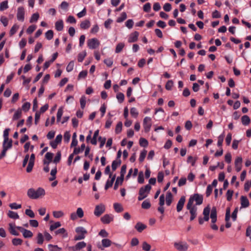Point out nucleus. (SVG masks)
Instances as JSON below:
<instances>
[{"instance_id":"5fc2aeb1","label":"nucleus","mask_w":251,"mask_h":251,"mask_svg":"<svg viewBox=\"0 0 251 251\" xmlns=\"http://www.w3.org/2000/svg\"><path fill=\"white\" fill-rule=\"evenodd\" d=\"M19 26L16 24H15L11 28L10 31V35L12 36L17 31V30L19 29Z\"/></svg>"},{"instance_id":"473e14b6","label":"nucleus","mask_w":251,"mask_h":251,"mask_svg":"<svg viewBox=\"0 0 251 251\" xmlns=\"http://www.w3.org/2000/svg\"><path fill=\"white\" fill-rule=\"evenodd\" d=\"M197 159L198 158L197 157L189 156L187 158V162L188 163H190L192 166H194Z\"/></svg>"},{"instance_id":"c9c22d12","label":"nucleus","mask_w":251,"mask_h":251,"mask_svg":"<svg viewBox=\"0 0 251 251\" xmlns=\"http://www.w3.org/2000/svg\"><path fill=\"white\" fill-rule=\"evenodd\" d=\"M85 148V145L84 144H83L81 145L80 148H75L74 149L73 153L75 154H77L79 153L82 152Z\"/></svg>"},{"instance_id":"f704fd0d","label":"nucleus","mask_w":251,"mask_h":251,"mask_svg":"<svg viewBox=\"0 0 251 251\" xmlns=\"http://www.w3.org/2000/svg\"><path fill=\"white\" fill-rule=\"evenodd\" d=\"M57 173L56 167L52 169L50 171L51 176L49 178L50 181L54 180L56 178V174Z\"/></svg>"},{"instance_id":"f257e3e1","label":"nucleus","mask_w":251,"mask_h":251,"mask_svg":"<svg viewBox=\"0 0 251 251\" xmlns=\"http://www.w3.org/2000/svg\"><path fill=\"white\" fill-rule=\"evenodd\" d=\"M45 194V190L41 187H39L37 190L31 188L27 191V195L31 199H38L44 197Z\"/></svg>"},{"instance_id":"de8ad7c7","label":"nucleus","mask_w":251,"mask_h":251,"mask_svg":"<svg viewBox=\"0 0 251 251\" xmlns=\"http://www.w3.org/2000/svg\"><path fill=\"white\" fill-rule=\"evenodd\" d=\"M8 8V1L5 0L2 1L0 4V11H3Z\"/></svg>"},{"instance_id":"49530a36","label":"nucleus","mask_w":251,"mask_h":251,"mask_svg":"<svg viewBox=\"0 0 251 251\" xmlns=\"http://www.w3.org/2000/svg\"><path fill=\"white\" fill-rule=\"evenodd\" d=\"M125 47V44L123 43H118L116 47L115 52L116 53H119L120 52L124 47Z\"/></svg>"},{"instance_id":"0eeeda50","label":"nucleus","mask_w":251,"mask_h":251,"mask_svg":"<svg viewBox=\"0 0 251 251\" xmlns=\"http://www.w3.org/2000/svg\"><path fill=\"white\" fill-rule=\"evenodd\" d=\"M186 208L189 210V213L191 215L190 221L194 220L197 216V210L198 208L196 205H191L190 204L187 203Z\"/></svg>"},{"instance_id":"37998d69","label":"nucleus","mask_w":251,"mask_h":251,"mask_svg":"<svg viewBox=\"0 0 251 251\" xmlns=\"http://www.w3.org/2000/svg\"><path fill=\"white\" fill-rule=\"evenodd\" d=\"M113 206L115 210L117 212H121L123 211V208L121 204L119 203H115Z\"/></svg>"},{"instance_id":"58836bf2","label":"nucleus","mask_w":251,"mask_h":251,"mask_svg":"<svg viewBox=\"0 0 251 251\" xmlns=\"http://www.w3.org/2000/svg\"><path fill=\"white\" fill-rule=\"evenodd\" d=\"M86 52L85 50L79 53L77 56V60L79 62H81L86 56Z\"/></svg>"},{"instance_id":"f8f14e48","label":"nucleus","mask_w":251,"mask_h":251,"mask_svg":"<svg viewBox=\"0 0 251 251\" xmlns=\"http://www.w3.org/2000/svg\"><path fill=\"white\" fill-rule=\"evenodd\" d=\"M84 216V212L81 207L77 209L76 213H72L70 215V218L72 220H75L77 218H81Z\"/></svg>"},{"instance_id":"ea45409f","label":"nucleus","mask_w":251,"mask_h":251,"mask_svg":"<svg viewBox=\"0 0 251 251\" xmlns=\"http://www.w3.org/2000/svg\"><path fill=\"white\" fill-rule=\"evenodd\" d=\"M48 248L50 251H61L62 249L58 247L57 245L52 244L48 245Z\"/></svg>"},{"instance_id":"c85d7f7f","label":"nucleus","mask_w":251,"mask_h":251,"mask_svg":"<svg viewBox=\"0 0 251 251\" xmlns=\"http://www.w3.org/2000/svg\"><path fill=\"white\" fill-rule=\"evenodd\" d=\"M115 177H116V175H115L112 176V177H111V179L110 180H107L105 185V190L108 189L109 187H111L112 186L113 183L115 179Z\"/></svg>"},{"instance_id":"9d476101","label":"nucleus","mask_w":251,"mask_h":251,"mask_svg":"<svg viewBox=\"0 0 251 251\" xmlns=\"http://www.w3.org/2000/svg\"><path fill=\"white\" fill-rule=\"evenodd\" d=\"M100 45V42L97 38H94L87 40V46L90 49H95L98 48Z\"/></svg>"},{"instance_id":"69168bd1","label":"nucleus","mask_w":251,"mask_h":251,"mask_svg":"<svg viewBox=\"0 0 251 251\" xmlns=\"http://www.w3.org/2000/svg\"><path fill=\"white\" fill-rule=\"evenodd\" d=\"M99 235L102 238H107L109 234L105 229H103L99 232Z\"/></svg>"},{"instance_id":"4468645a","label":"nucleus","mask_w":251,"mask_h":251,"mask_svg":"<svg viewBox=\"0 0 251 251\" xmlns=\"http://www.w3.org/2000/svg\"><path fill=\"white\" fill-rule=\"evenodd\" d=\"M35 158V157L34 154H31L30 156L29 162L26 169V171L27 173H30L32 171L34 164Z\"/></svg>"},{"instance_id":"412c9836","label":"nucleus","mask_w":251,"mask_h":251,"mask_svg":"<svg viewBox=\"0 0 251 251\" xmlns=\"http://www.w3.org/2000/svg\"><path fill=\"white\" fill-rule=\"evenodd\" d=\"M139 36V33L137 31H134L131 33L128 39V42L129 43H133L136 42L138 40Z\"/></svg>"},{"instance_id":"0e129e2a","label":"nucleus","mask_w":251,"mask_h":251,"mask_svg":"<svg viewBox=\"0 0 251 251\" xmlns=\"http://www.w3.org/2000/svg\"><path fill=\"white\" fill-rule=\"evenodd\" d=\"M116 98H117V100H118L119 102L120 103H122L124 100L125 96L122 93H118L117 94Z\"/></svg>"},{"instance_id":"6e6d98bb","label":"nucleus","mask_w":251,"mask_h":251,"mask_svg":"<svg viewBox=\"0 0 251 251\" xmlns=\"http://www.w3.org/2000/svg\"><path fill=\"white\" fill-rule=\"evenodd\" d=\"M123 124L122 122H119L117 124L115 128V132L117 134L120 133L122 130Z\"/></svg>"},{"instance_id":"39448f33","label":"nucleus","mask_w":251,"mask_h":251,"mask_svg":"<svg viewBox=\"0 0 251 251\" xmlns=\"http://www.w3.org/2000/svg\"><path fill=\"white\" fill-rule=\"evenodd\" d=\"M210 212V207L209 205L205 207L203 211V218L201 217L199 218V223L200 225H202L204 221H208L209 219V214Z\"/></svg>"},{"instance_id":"8fccbe9b","label":"nucleus","mask_w":251,"mask_h":251,"mask_svg":"<svg viewBox=\"0 0 251 251\" xmlns=\"http://www.w3.org/2000/svg\"><path fill=\"white\" fill-rule=\"evenodd\" d=\"M127 18V15L126 12H122L121 16L119 17L117 20V22L118 23H121L123 22L124 20H125Z\"/></svg>"},{"instance_id":"338daca9","label":"nucleus","mask_w":251,"mask_h":251,"mask_svg":"<svg viewBox=\"0 0 251 251\" xmlns=\"http://www.w3.org/2000/svg\"><path fill=\"white\" fill-rule=\"evenodd\" d=\"M74 67V62L73 61H72L67 65V66L66 67V71L68 72H71L73 70Z\"/></svg>"},{"instance_id":"5701e85b","label":"nucleus","mask_w":251,"mask_h":251,"mask_svg":"<svg viewBox=\"0 0 251 251\" xmlns=\"http://www.w3.org/2000/svg\"><path fill=\"white\" fill-rule=\"evenodd\" d=\"M53 153H51V152H48L46 154H45V158L48 160V161H46V160H44V164L45 165H49V164L50 163V162L51 161L52 159V158H53Z\"/></svg>"},{"instance_id":"c756f323","label":"nucleus","mask_w":251,"mask_h":251,"mask_svg":"<svg viewBox=\"0 0 251 251\" xmlns=\"http://www.w3.org/2000/svg\"><path fill=\"white\" fill-rule=\"evenodd\" d=\"M55 234H62L63 238H66L68 236V233L64 228H61L57 230L55 232Z\"/></svg>"},{"instance_id":"2eb2a0df","label":"nucleus","mask_w":251,"mask_h":251,"mask_svg":"<svg viewBox=\"0 0 251 251\" xmlns=\"http://www.w3.org/2000/svg\"><path fill=\"white\" fill-rule=\"evenodd\" d=\"M25 9L23 7H19L17 9V18L18 21L23 22L25 20Z\"/></svg>"},{"instance_id":"b1692460","label":"nucleus","mask_w":251,"mask_h":251,"mask_svg":"<svg viewBox=\"0 0 251 251\" xmlns=\"http://www.w3.org/2000/svg\"><path fill=\"white\" fill-rule=\"evenodd\" d=\"M147 228L146 225L141 223L138 222L135 226V228L139 232H141L143 230Z\"/></svg>"},{"instance_id":"9b49d317","label":"nucleus","mask_w":251,"mask_h":251,"mask_svg":"<svg viewBox=\"0 0 251 251\" xmlns=\"http://www.w3.org/2000/svg\"><path fill=\"white\" fill-rule=\"evenodd\" d=\"M86 243L84 241L79 242L74 246L68 247L69 251H78L86 247Z\"/></svg>"},{"instance_id":"aec40b11","label":"nucleus","mask_w":251,"mask_h":251,"mask_svg":"<svg viewBox=\"0 0 251 251\" xmlns=\"http://www.w3.org/2000/svg\"><path fill=\"white\" fill-rule=\"evenodd\" d=\"M113 220L112 215L106 214L101 218V221L103 224H108Z\"/></svg>"},{"instance_id":"a878e982","label":"nucleus","mask_w":251,"mask_h":251,"mask_svg":"<svg viewBox=\"0 0 251 251\" xmlns=\"http://www.w3.org/2000/svg\"><path fill=\"white\" fill-rule=\"evenodd\" d=\"M9 231L10 233L15 236H18L19 233L16 230L14 224H9Z\"/></svg>"},{"instance_id":"4be33fe9","label":"nucleus","mask_w":251,"mask_h":251,"mask_svg":"<svg viewBox=\"0 0 251 251\" xmlns=\"http://www.w3.org/2000/svg\"><path fill=\"white\" fill-rule=\"evenodd\" d=\"M241 208H246L249 206V201L246 196H242L240 198Z\"/></svg>"},{"instance_id":"79ce46f5","label":"nucleus","mask_w":251,"mask_h":251,"mask_svg":"<svg viewBox=\"0 0 251 251\" xmlns=\"http://www.w3.org/2000/svg\"><path fill=\"white\" fill-rule=\"evenodd\" d=\"M124 178L119 177L117 178L116 182L114 184V189L116 190L118 189L119 185L122 184Z\"/></svg>"},{"instance_id":"a211bd4d","label":"nucleus","mask_w":251,"mask_h":251,"mask_svg":"<svg viewBox=\"0 0 251 251\" xmlns=\"http://www.w3.org/2000/svg\"><path fill=\"white\" fill-rule=\"evenodd\" d=\"M185 202V197L184 196H182L180 199L179 200L177 205H176V210L177 212H180L184 206V203Z\"/></svg>"},{"instance_id":"13d9d810","label":"nucleus","mask_w":251,"mask_h":251,"mask_svg":"<svg viewBox=\"0 0 251 251\" xmlns=\"http://www.w3.org/2000/svg\"><path fill=\"white\" fill-rule=\"evenodd\" d=\"M224 137H225V134L224 133L219 136L218 142H217V145L219 147L222 146Z\"/></svg>"},{"instance_id":"cd10ccee","label":"nucleus","mask_w":251,"mask_h":251,"mask_svg":"<svg viewBox=\"0 0 251 251\" xmlns=\"http://www.w3.org/2000/svg\"><path fill=\"white\" fill-rule=\"evenodd\" d=\"M80 26L83 29H88L90 26V22L89 20H85L81 23Z\"/></svg>"},{"instance_id":"393cba45","label":"nucleus","mask_w":251,"mask_h":251,"mask_svg":"<svg viewBox=\"0 0 251 251\" xmlns=\"http://www.w3.org/2000/svg\"><path fill=\"white\" fill-rule=\"evenodd\" d=\"M173 200V196L171 192L168 191L166 194V201L167 205L170 206Z\"/></svg>"},{"instance_id":"3c124183","label":"nucleus","mask_w":251,"mask_h":251,"mask_svg":"<svg viewBox=\"0 0 251 251\" xmlns=\"http://www.w3.org/2000/svg\"><path fill=\"white\" fill-rule=\"evenodd\" d=\"M151 246L147 242L144 241L142 243V249L145 251H150Z\"/></svg>"},{"instance_id":"09e8293b","label":"nucleus","mask_w":251,"mask_h":251,"mask_svg":"<svg viewBox=\"0 0 251 251\" xmlns=\"http://www.w3.org/2000/svg\"><path fill=\"white\" fill-rule=\"evenodd\" d=\"M99 130H97L96 131H95L93 137V138H92V139L91 140V143L93 145H96L97 144V137L99 135Z\"/></svg>"},{"instance_id":"6e6552de","label":"nucleus","mask_w":251,"mask_h":251,"mask_svg":"<svg viewBox=\"0 0 251 251\" xmlns=\"http://www.w3.org/2000/svg\"><path fill=\"white\" fill-rule=\"evenodd\" d=\"M143 127L145 132H149L152 126V120L151 117H146L143 120Z\"/></svg>"},{"instance_id":"bb28decb","label":"nucleus","mask_w":251,"mask_h":251,"mask_svg":"<svg viewBox=\"0 0 251 251\" xmlns=\"http://www.w3.org/2000/svg\"><path fill=\"white\" fill-rule=\"evenodd\" d=\"M55 29L57 31H61L64 27L63 22L62 20L57 21L55 24Z\"/></svg>"},{"instance_id":"bf43d9fd","label":"nucleus","mask_w":251,"mask_h":251,"mask_svg":"<svg viewBox=\"0 0 251 251\" xmlns=\"http://www.w3.org/2000/svg\"><path fill=\"white\" fill-rule=\"evenodd\" d=\"M12 244L15 246L20 245L23 243V240L20 238H14L12 240Z\"/></svg>"},{"instance_id":"a18cd8bd","label":"nucleus","mask_w":251,"mask_h":251,"mask_svg":"<svg viewBox=\"0 0 251 251\" xmlns=\"http://www.w3.org/2000/svg\"><path fill=\"white\" fill-rule=\"evenodd\" d=\"M61 158V153L60 151H58L57 152L56 156L53 160V162L56 164H57L60 161Z\"/></svg>"},{"instance_id":"774afa93","label":"nucleus","mask_w":251,"mask_h":251,"mask_svg":"<svg viewBox=\"0 0 251 251\" xmlns=\"http://www.w3.org/2000/svg\"><path fill=\"white\" fill-rule=\"evenodd\" d=\"M173 85L174 83L172 80H168L166 84L165 88L167 90H170L172 89Z\"/></svg>"},{"instance_id":"f3484780","label":"nucleus","mask_w":251,"mask_h":251,"mask_svg":"<svg viewBox=\"0 0 251 251\" xmlns=\"http://www.w3.org/2000/svg\"><path fill=\"white\" fill-rule=\"evenodd\" d=\"M62 136L61 134H58L56 137L55 140L50 142V145L53 149H56L58 144H60L62 141Z\"/></svg>"},{"instance_id":"423d86ee","label":"nucleus","mask_w":251,"mask_h":251,"mask_svg":"<svg viewBox=\"0 0 251 251\" xmlns=\"http://www.w3.org/2000/svg\"><path fill=\"white\" fill-rule=\"evenodd\" d=\"M210 218L211 219V223L212 224L211 226V227L213 230H218V227L215 224L217 221V210L215 207H213L210 213Z\"/></svg>"},{"instance_id":"7ed1b4c3","label":"nucleus","mask_w":251,"mask_h":251,"mask_svg":"<svg viewBox=\"0 0 251 251\" xmlns=\"http://www.w3.org/2000/svg\"><path fill=\"white\" fill-rule=\"evenodd\" d=\"M196 202V205H201L203 202V196L202 195L196 193L190 196L188 204L193 205L194 202Z\"/></svg>"},{"instance_id":"4d7b16f0","label":"nucleus","mask_w":251,"mask_h":251,"mask_svg":"<svg viewBox=\"0 0 251 251\" xmlns=\"http://www.w3.org/2000/svg\"><path fill=\"white\" fill-rule=\"evenodd\" d=\"M151 206V205L150 201L147 200L144 201L142 203V207L143 209H149L150 208Z\"/></svg>"},{"instance_id":"c03bdc74","label":"nucleus","mask_w":251,"mask_h":251,"mask_svg":"<svg viewBox=\"0 0 251 251\" xmlns=\"http://www.w3.org/2000/svg\"><path fill=\"white\" fill-rule=\"evenodd\" d=\"M22 115V111L20 109L17 110L14 113L12 119L13 120H17L19 119Z\"/></svg>"},{"instance_id":"2f4dec72","label":"nucleus","mask_w":251,"mask_h":251,"mask_svg":"<svg viewBox=\"0 0 251 251\" xmlns=\"http://www.w3.org/2000/svg\"><path fill=\"white\" fill-rule=\"evenodd\" d=\"M75 231L77 234H83L84 235H85L87 233V230L82 226L77 227L75 228Z\"/></svg>"},{"instance_id":"680f3d73","label":"nucleus","mask_w":251,"mask_h":251,"mask_svg":"<svg viewBox=\"0 0 251 251\" xmlns=\"http://www.w3.org/2000/svg\"><path fill=\"white\" fill-rule=\"evenodd\" d=\"M86 98L84 96H82L80 99V104L81 108L83 109L86 105Z\"/></svg>"},{"instance_id":"7c9ffc66","label":"nucleus","mask_w":251,"mask_h":251,"mask_svg":"<svg viewBox=\"0 0 251 251\" xmlns=\"http://www.w3.org/2000/svg\"><path fill=\"white\" fill-rule=\"evenodd\" d=\"M241 121L243 125L245 126L248 125L251 122L250 118L247 115L243 116L241 118Z\"/></svg>"},{"instance_id":"e433bc0d","label":"nucleus","mask_w":251,"mask_h":251,"mask_svg":"<svg viewBox=\"0 0 251 251\" xmlns=\"http://www.w3.org/2000/svg\"><path fill=\"white\" fill-rule=\"evenodd\" d=\"M53 216L55 218H60L64 215V213L62 211H54L52 212Z\"/></svg>"},{"instance_id":"1a4fd4ad","label":"nucleus","mask_w":251,"mask_h":251,"mask_svg":"<svg viewBox=\"0 0 251 251\" xmlns=\"http://www.w3.org/2000/svg\"><path fill=\"white\" fill-rule=\"evenodd\" d=\"M174 247L179 251H186L189 246L185 242L179 241L175 242Z\"/></svg>"},{"instance_id":"864d4df0","label":"nucleus","mask_w":251,"mask_h":251,"mask_svg":"<svg viewBox=\"0 0 251 251\" xmlns=\"http://www.w3.org/2000/svg\"><path fill=\"white\" fill-rule=\"evenodd\" d=\"M53 36V32L52 30L47 31L45 33V37L48 40H51Z\"/></svg>"},{"instance_id":"20e7f679","label":"nucleus","mask_w":251,"mask_h":251,"mask_svg":"<svg viewBox=\"0 0 251 251\" xmlns=\"http://www.w3.org/2000/svg\"><path fill=\"white\" fill-rule=\"evenodd\" d=\"M12 147V140L9 139L8 140H3L2 143V151L0 154V159L6 155V151L8 150L11 149Z\"/></svg>"},{"instance_id":"e2e57ef3","label":"nucleus","mask_w":251,"mask_h":251,"mask_svg":"<svg viewBox=\"0 0 251 251\" xmlns=\"http://www.w3.org/2000/svg\"><path fill=\"white\" fill-rule=\"evenodd\" d=\"M139 144L141 146L146 147L148 145V142L146 139L141 138L139 140Z\"/></svg>"},{"instance_id":"4c0bfd02","label":"nucleus","mask_w":251,"mask_h":251,"mask_svg":"<svg viewBox=\"0 0 251 251\" xmlns=\"http://www.w3.org/2000/svg\"><path fill=\"white\" fill-rule=\"evenodd\" d=\"M22 233H23V236L25 238H31L33 236L32 232L31 231L26 229H25L24 230V231Z\"/></svg>"},{"instance_id":"72a5a7b5","label":"nucleus","mask_w":251,"mask_h":251,"mask_svg":"<svg viewBox=\"0 0 251 251\" xmlns=\"http://www.w3.org/2000/svg\"><path fill=\"white\" fill-rule=\"evenodd\" d=\"M7 215L9 218L13 219H18L19 218V216L18 213L12 211H9Z\"/></svg>"},{"instance_id":"052dcab7","label":"nucleus","mask_w":251,"mask_h":251,"mask_svg":"<svg viewBox=\"0 0 251 251\" xmlns=\"http://www.w3.org/2000/svg\"><path fill=\"white\" fill-rule=\"evenodd\" d=\"M39 18V14L37 13H35L32 15L29 22H30V23H33L34 22H36L38 20Z\"/></svg>"},{"instance_id":"603ef678","label":"nucleus","mask_w":251,"mask_h":251,"mask_svg":"<svg viewBox=\"0 0 251 251\" xmlns=\"http://www.w3.org/2000/svg\"><path fill=\"white\" fill-rule=\"evenodd\" d=\"M61 224L59 222H57L50 226V229L51 231H53L56 228L61 226Z\"/></svg>"},{"instance_id":"f03ea898","label":"nucleus","mask_w":251,"mask_h":251,"mask_svg":"<svg viewBox=\"0 0 251 251\" xmlns=\"http://www.w3.org/2000/svg\"><path fill=\"white\" fill-rule=\"evenodd\" d=\"M151 186L149 184H147L144 187L140 188L139 191V196L138 200L142 201L148 196L151 189Z\"/></svg>"},{"instance_id":"ddd939ff","label":"nucleus","mask_w":251,"mask_h":251,"mask_svg":"<svg viewBox=\"0 0 251 251\" xmlns=\"http://www.w3.org/2000/svg\"><path fill=\"white\" fill-rule=\"evenodd\" d=\"M105 206L103 204H100L96 206L94 214L96 216H100L105 211Z\"/></svg>"},{"instance_id":"a19ab883","label":"nucleus","mask_w":251,"mask_h":251,"mask_svg":"<svg viewBox=\"0 0 251 251\" xmlns=\"http://www.w3.org/2000/svg\"><path fill=\"white\" fill-rule=\"evenodd\" d=\"M121 163V161L120 160H114L112 163V169L113 171H115L117 167L120 166Z\"/></svg>"},{"instance_id":"dca6fc26","label":"nucleus","mask_w":251,"mask_h":251,"mask_svg":"<svg viewBox=\"0 0 251 251\" xmlns=\"http://www.w3.org/2000/svg\"><path fill=\"white\" fill-rule=\"evenodd\" d=\"M102 246L100 245H98V248L101 250H103V248H108L112 244V242L110 240L107 238L103 239L101 240Z\"/></svg>"},{"instance_id":"6ab92c4d","label":"nucleus","mask_w":251,"mask_h":251,"mask_svg":"<svg viewBox=\"0 0 251 251\" xmlns=\"http://www.w3.org/2000/svg\"><path fill=\"white\" fill-rule=\"evenodd\" d=\"M242 158L240 156L237 157L235 160V167L237 172H239L242 169Z\"/></svg>"}]
</instances>
